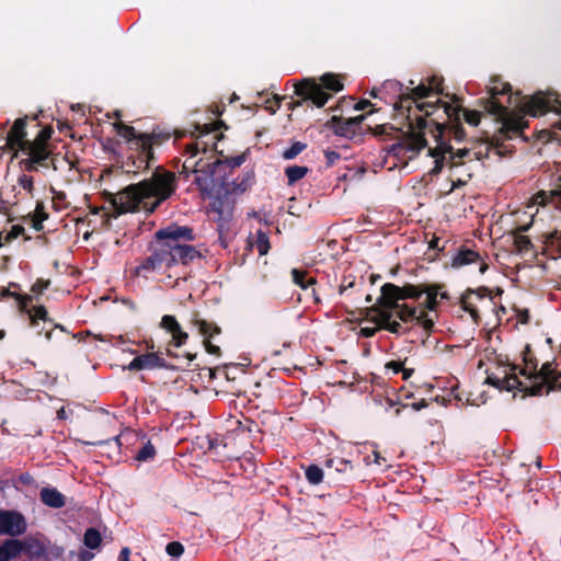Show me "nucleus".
Wrapping results in <instances>:
<instances>
[{
  "mask_svg": "<svg viewBox=\"0 0 561 561\" xmlns=\"http://www.w3.org/2000/svg\"><path fill=\"white\" fill-rule=\"evenodd\" d=\"M39 497L45 505L53 508H61L66 504L65 495L55 488H43Z\"/></svg>",
  "mask_w": 561,
  "mask_h": 561,
  "instance_id": "32",
  "label": "nucleus"
},
{
  "mask_svg": "<svg viewBox=\"0 0 561 561\" xmlns=\"http://www.w3.org/2000/svg\"><path fill=\"white\" fill-rule=\"evenodd\" d=\"M325 165L333 167L340 159L341 154L337 151L327 149L324 150Z\"/></svg>",
  "mask_w": 561,
  "mask_h": 561,
  "instance_id": "50",
  "label": "nucleus"
},
{
  "mask_svg": "<svg viewBox=\"0 0 561 561\" xmlns=\"http://www.w3.org/2000/svg\"><path fill=\"white\" fill-rule=\"evenodd\" d=\"M37 115H25L16 118L5 137V147L13 151V158H18L20 151L30 149L31 140L27 139L26 126L28 121H37Z\"/></svg>",
  "mask_w": 561,
  "mask_h": 561,
  "instance_id": "11",
  "label": "nucleus"
},
{
  "mask_svg": "<svg viewBox=\"0 0 561 561\" xmlns=\"http://www.w3.org/2000/svg\"><path fill=\"white\" fill-rule=\"evenodd\" d=\"M49 286V280L37 279L31 288V291L41 295Z\"/></svg>",
  "mask_w": 561,
  "mask_h": 561,
  "instance_id": "54",
  "label": "nucleus"
},
{
  "mask_svg": "<svg viewBox=\"0 0 561 561\" xmlns=\"http://www.w3.org/2000/svg\"><path fill=\"white\" fill-rule=\"evenodd\" d=\"M181 241H184L183 239H178L175 242L172 243V252L174 255V265L178 263H182L184 265L190 264L196 259H201L202 254L198 250L195 249V247L190 244H182Z\"/></svg>",
  "mask_w": 561,
  "mask_h": 561,
  "instance_id": "24",
  "label": "nucleus"
},
{
  "mask_svg": "<svg viewBox=\"0 0 561 561\" xmlns=\"http://www.w3.org/2000/svg\"><path fill=\"white\" fill-rule=\"evenodd\" d=\"M160 325L167 332L171 333L175 346L179 347L186 343L188 334L182 330L180 323L178 322L174 316H163Z\"/></svg>",
  "mask_w": 561,
  "mask_h": 561,
  "instance_id": "26",
  "label": "nucleus"
},
{
  "mask_svg": "<svg viewBox=\"0 0 561 561\" xmlns=\"http://www.w3.org/2000/svg\"><path fill=\"white\" fill-rule=\"evenodd\" d=\"M405 88L407 87H404L398 80H386L380 87V92H382L386 103H388L386 98L390 96L391 99L389 102L394 105V103L399 102L401 96H403L407 93Z\"/></svg>",
  "mask_w": 561,
  "mask_h": 561,
  "instance_id": "30",
  "label": "nucleus"
},
{
  "mask_svg": "<svg viewBox=\"0 0 561 561\" xmlns=\"http://www.w3.org/2000/svg\"><path fill=\"white\" fill-rule=\"evenodd\" d=\"M165 551L169 556L179 558L184 552V547L179 541H171L167 545Z\"/></svg>",
  "mask_w": 561,
  "mask_h": 561,
  "instance_id": "47",
  "label": "nucleus"
},
{
  "mask_svg": "<svg viewBox=\"0 0 561 561\" xmlns=\"http://www.w3.org/2000/svg\"><path fill=\"white\" fill-rule=\"evenodd\" d=\"M83 543L91 550L100 548L102 543L101 533L96 528H88L83 535Z\"/></svg>",
  "mask_w": 561,
  "mask_h": 561,
  "instance_id": "37",
  "label": "nucleus"
},
{
  "mask_svg": "<svg viewBox=\"0 0 561 561\" xmlns=\"http://www.w3.org/2000/svg\"><path fill=\"white\" fill-rule=\"evenodd\" d=\"M113 126L117 135L125 139L127 146L126 172L135 174L151 169L157 160L156 150L167 144L173 135L161 126H154L146 133L138 131L134 126L123 122L114 123ZM185 135L186 131H174L176 139Z\"/></svg>",
  "mask_w": 561,
  "mask_h": 561,
  "instance_id": "5",
  "label": "nucleus"
},
{
  "mask_svg": "<svg viewBox=\"0 0 561 561\" xmlns=\"http://www.w3.org/2000/svg\"><path fill=\"white\" fill-rule=\"evenodd\" d=\"M428 405L425 399H422L420 402L412 403V409L415 411H420Z\"/></svg>",
  "mask_w": 561,
  "mask_h": 561,
  "instance_id": "64",
  "label": "nucleus"
},
{
  "mask_svg": "<svg viewBox=\"0 0 561 561\" xmlns=\"http://www.w3.org/2000/svg\"><path fill=\"white\" fill-rule=\"evenodd\" d=\"M254 171L248 170L239 174L234 180L229 182L227 178L218 182L217 186H221L227 194H242L247 192L254 183Z\"/></svg>",
  "mask_w": 561,
  "mask_h": 561,
  "instance_id": "19",
  "label": "nucleus"
},
{
  "mask_svg": "<svg viewBox=\"0 0 561 561\" xmlns=\"http://www.w3.org/2000/svg\"><path fill=\"white\" fill-rule=\"evenodd\" d=\"M560 377H561V373L558 374V381H552L548 388L546 389V393H549L550 391H553V390H560L561 391V380H560Z\"/></svg>",
  "mask_w": 561,
  "mask_h": 561,
  "instance_id": "61",
  "label": "nucleus"
},
{
  "mask_svg": "<svg viewBox=\"0 0 561 561\" xmlns=\"http://www.w3.org/2000/svg\"><path fill=\"white\" fill-rule=\"evenodd\" d=\"M129 554H130L129 548H127V547L123 548L119 552L118 561H129Z\"/></svg>",
  "mask_w": 561,
  "mask_h": 561,
  "instance_id": "63",
  "label": "nucleus"
},
{
  "mask_svg": "<svg viewBox=\"0 0 561 561\" xmlns=\"http://www.w3.org/2000/svg\"><path fill=\"white\" fill-rule=\"evenodd\" d=\"M379 330H381L379 328V325L371 327V328H369V327L360 328L359 335L363 337H373Z\"/></svg>",
  "mask_w": 561,
  "mask_h": 561,
  "instance_id": "60",
  "label": "nucleus"
},
{
  "mask_svg": "<svg viewBox=\"0 0 561 561\" xmlns=\"http://www.w3.org/2000/svg\"><path fill=\"white\" fill-rule=\"evenodd\" d=\"M440 289H445V284L443 283H434V284H422V295H426V299L423 302L422 310L435 311L439 305L438 302V294Z\"/></svg>",
  "mask_w": 561,
  "mask_h": 561,
  "instance_id": "28",
  "label": "nucleus"
},
{
  "mask_svg": "<svg viewBox=\"0 0 561 561\" xmlns=\"http://www.w3.org/2000/svg\"><path fill=\"white\" fill-rule=\"evenodd\" d=\"M374 106H375V105H374L369 100L364 99V100L358 101V102L355 104L354 108H355L356 111H364V110H366V108H368V107H371V110H370V112H369V113H374L375 111H377Z\"/></svg>",
  "mask_w": 561,
  "mask_h": 561,
  "instance_id": "57",
  "label": "nucleus"
},
{
  "mask_svg": "<svg viewBox=\"0 0 561 561\" xmlns=\"http://www.w3.org/2000/svg\"><path fill=\"white\" fill-rule=\"evenodd\" d=\"M327 467L334 468L335 471L341 473H346L350 471H353L354 466L350 460H346L344 458H330L325 461Z\"/></svg>",
  "mask_w": 561,
  "mask_h": 561,
  "instance_id": "39",
  "label": "nucleus"
},
{
  "mask_svg": "<svg viewBox=\"0 0 561 561\" xmlns=\"http://www.w3.org/2000/svg\"><path fill=\"white\" fill-rule=\"evenodd\" d=\"M511 367V374H506L504 377H499L495 375H488L486 382L499 390H506L512 391L514 389H517L519 391L525 392L524 390V383L518 379V377L515 374V370L517 369V365L512 364Z\"/></svg>",
  "mask_w": 561,
  "mask_h": 561,
  "instance_id": "21",
  "label": "nucleus"
},
{
  "mask_svg": "<svg viewBox=\"0 0 561 561\" xmlns=\"http://www.w3.org/2000/svg\"><path fill=\"white\" fill-rule=\"evenodd\" d=\"M422 284L414 285L407 283L398 286L392 283H386L381 286L380 296L377 301L386 308H396L400 300L413 299L417 300L422 296Z\"/></svg>",
  "mask_w": 561,
  "mask_h": 561,
  "instance_id": "10",
  "label": "nucleus"
},
{
  "mask_svg": "<svg viewBox=\"0 0 561 561\" xmlns=\"http://www.w3.org/2000/svg\"><path fill=\"white\" fill-rule=\"evenodd\" d=\"M10 539L11 543L15 545V558L21 556L22 553L27 554L28 557H41L45 552L44 545L36 538L27 537L24 538L23 540H19L15 538Z\"/></svg>",
  "mask_w": 561,
  "mask_h": 561,
  "instance_id": "23",
  "label": "nucleus"
},
{
  "mask_svg": "<svg viewBox=\"0 0 561 561\" xmlns=\"http://www.w3.org/2000/svg\"><path fill=\"white\" fill-rule=\"evenodd\" d=\"M455 105L437 100L436 103H422L417 108L431 118L433 128L431 134L436 141V133L443 130V141L450 144V140L462 141L466 138V131L462 127V119L470 126L477 127L481 121V112L477 110H467L459 103L456 95L451 96Z\"/></svg>",
  "mask_w": 561,
  "mask_h": 561,
  "instance_id": "6",
  "label": "nucleus"
},
{
  "mask_svg": "<svg viewBox=\"0 0 561 561\" xmlns=\"http://www.w3.org/2000/svg\"><path fill=\"white\" fill-rule=\"evenodd\" d=\"M517 321L522 324H527L530 321V313L528 309H519L516 314Z\"/></svg>",
  "mask_w": 561,
  "mask_h": 561,
  "instance_id": "58",
  "label": "nucleus"
},
{
  "mask_svg": "<svg viewBox=\"0 0 561 561\" xmlns=\"http://www.w3.org/2000/svg\"><path fill=\"white\" fill-rule=\"evenodd\" d=\"M284 172L287 178V184L294 185L304 179L310 172V169L306 165H288Z\"/></svg>",
  "mask_w": 561,
  "mask_h": 561,
  "instance_id": "36",
  "label": "nucleus"
},
{
  "mask_svg": "<svg viewBox=\"0 0 561 561\" xmlns=\"http://www.w3.org/2000/svg\"><path fill=\"white\" fill-rule=\"evenodd\" d=\"M385 367L386 369L393 371V374H399L403 370V363L399 360H390Z\"/></svg>",
  "mask_w": 561,
  "mask_h": 561,
  "instance_id": "59",
  "label": "nucleus"
},
{
  "mask_svg": "<svg viewBox=\"0 0 561 561\" xmlns=\"http://www.w3.org/2000/svg\"><path fill=\"white\" fill-rule=\"evenodd\" d=\"M24 232V228L20 225H15L4 237V242H11Z\"/></svg>",
  "mask_w": 561,
  "mask_h": 561,
  "instance_id": "52",
  "label": "nucleus"
},
{
  "mask_svg": "<svg viewBox=\"0 0 561 561\" xmlns=\"http://www.w3.org/2000/svg\"><path fill=\"white\" fill-rule=\"evenodd\" d=\"M405 90L407 93L401 96L399 102L394 103V111L400 112L401 114H407V118L409 119V130L403 131L391 124H381L369 128L374 136L381 137L382 140L397 139V142L387 148V152L396 157H404L409 151L416 154L425 148L427 146L425 130L430 124L432 125L431 118L425 117V114L423 116H417L412 121L410 118V113L413 103L417 106L420 105V100L426 99L433 94V87H427L425 83L421 82L415 88L407 87ZM423 102H421V104ZM416 110L421 112L417 107Z\"/></svg>",
  "mask_w": 561,
  "mask_h": 561,
  "instance_id": "3",
  "label": "nucleus"
},
{
  "mask_svg": "<svg viewBox=\"0 0 561 561\" xmlns=\"http://www.w3.org/2000/svg\"><path fill=\"white\" fill-rule=\"evenodd\" d=\"M529 228H530V225H524V226L517 227L516 229H514L512 231L513 243H514L515 250L518 253H527L534 247L529 237L524 234V232H526Z\"/></svg>",
  "mask_w": 561,
  "mask_h": 561,
  "instance_id": "31",
  "label": "nucleus"
},
{
  "mask_svg": "<svg viewBox=\"0 0 561 561\" xmlns=\"http://www.w3.org/2000/svg\"><path fill=\"white\" fill-rule=\"evenodd\" d=\"M222 122H215L210 124L195 125L191 136L196 138L185 147V153L188 154L183 164V170H192L196 174L195 183L203 192H211L218 185V182L227 178V170L232 171L240 167L247 160V152L236 157H226L224 159L216 158L211 162H205L203 159L193 161L197 153L202 150L207 151L209 147L215 148L217 141L224 138L221 133H218Z\"/></svg>",
  "mask_w": 561,
  "mask_h": 561,
  "instance_id": "2",
  "label": "nucleus"
},
{
  "mask_svg": "<svg viewBox=\"0 0 561 561\" xmlns=\"http://www.w3.org/2000/svg\"><path fill=\"white\" fill-rule=\"evenodd\" d=\"M355 285H356L355 277H353L351 275L344 276L342 279V283L339 286V294L340 295L345 294L348 289L354 288Z\"/></svg>",
  "mask_w": 561,
  "mask_h": 561,
  "instance_id": "49",
  "label": "nucleus"
},
{
  "mask_svg": "<svg viewBox=\"0 0 561 561\" xmlns=\"http://www.w3.org/2000/svg\"><path fill=\"white\" fill-rule=\"evenodd\" d=\"M14 298L18 302L20 311H26V307L33 301L31 295H22L18 291H12L8 287H0V298Z\"/></svg>",
  "mask_w": 561,
  "mask_h": 561,
  "instance_id": "34",
  "label": "nucleus"
},
{
  "mask_svg": "<svg viewBox=\"0 0 561 561\" xmlns=\"http://www.w3.org/2000/svg\"><path fill=\"white\" fill-rule=\"evenodd\" d=\"M15 545L11 543V539H5L0 546V561H10L15 558Z\"/></svg>",
  "mask_w": 561,
  "mask_h": 561,
  "instance_id": "45",
  "label": "nucleus"
},
{
  "mask_svg": "<svg viewBox=\"0 0 561 561\" xmlns=\"http://www.w3.org/2000/svg\"><path fill=\"white\" fill-rule=\"evenodd\" d=\"M18 183L21 187H23L24 190H26L30 194L33 193V190H34V180H33V176L31 175H26V174H22L19 176L18 179Z\"/></svg>",
  "mask_w": 561,
  "mask_h": 561,
  "instance_id": "48",
  "label": "nucleus"
},
{
  "mask_svg": "<svg viewBox=\"0 0 561 561\" xmlns=\"http://www.w3.org/2000/svg\"><path fill=\"white\" fill-rule=\"evenodd\" d=\"M154 238L158 242H161V244L160 247L154 248L151 254L156 259L159 266L162 268L163 266L171 267L174 265V255L172 252L171 242H175L178 239H183L184 241H193L195 236L193 228L172 224L168 227L157 230Z\"/></svg>",
  "mask_w": 561,
  "mask_h": 561,
  "instance_id": "9",
  "label": "nucleus"
},
{
  "mask_svg": "<svg viewBox=\"0 0 561 561\" xmlns=\"http://www.w3.org/2000/svg\"><path fill=\"white\" fill-rule=\"evenodd\" d=\"M24 312L28 314L32 327H37L39 324L38 323L39 320H43L44 322L47 321L48 313L44 306H37V307H33V308H28V306H27L26 311H24Z\"/></svg>",
  "mask_w": 561,
  "mask_h": 561,
  "instance_id": "38",
  "label": "nucleus"
},
{
  "mask_svg": "<svg viewBox=\"0 0 561 561\" xmlns=\"http://www.w3.org/2000/svg\"><path fill=\"white\" fill-rule=\"evenodd\" d=\"M366 116L367 114H362L351 118L332 116L328 124L335 135L353 139L359 133L362 123Z\"/></svg>",
  "mask_w": 561,
  "mask_h": 561,
  "instance_id": "17",
  "label": "nucleus"
},
{
  "mask_svg": "<svg viewBox=\"0 0 561 561\" xmlns=\"http://www.w3.org/2000/svg\"><path fill=\"white\" fill-rule=\"evenodd\" d=\"M393 314L404 323L415 321L416 324L423 328L427 335L434 330L435 321L425 310L417 311L415 307H411L407 304L400 305L398 302V307L393 308Z\"/></svg>",
  "mask_w": 561,
  "mask_h": 561,
  "instance_id": "13",
  "label": "nucleus"
},
{
  "mask_svg": "<svg viewBox=\"0 0 561 561\" xmlns=\"http://www.w3.org/2000/svg\"><path fill=\"white\" fill-rule=\"evenodd\" d=\"M220 215L222 214L221 211H219ZM226 220L220 216V219L218 221V225H217V230H218V233H219V241L221 243V245L224 248H227L228 247V243L226 241V238H225V228H226Z\"/></svg>",
  "mask_w": 561,
  "mask_h": 561,
  "instance_id": "53",
  "label": "nucleus"
},
{
  "mask_svg": "<svg viewBox=\"0 0 561 561\" xmlns=\"http://www.w3.org/2000/svg\"><path fill=\"white\" fill-rule=\"evenodd\" d=\"M524 367L519 369V374L528 377L531 373L536 371L538 367V360L529 344H526L523 351Z\"/></svg>",
  "mask_w": 561,
  "mask_h": 561,
  "instance_id": "33",
  "label": "nucleus"
},
{
  "mask_svg": "<svg viewBox=\"0 0 561 561\" xmlns=\"http://www.w3.org/2000/svg\"><path fill=\"white\" fill-rule=\"evenodd\" d=\"M156 456V448L150 440H147L144 446L138 450L135 459L138 461H149Z\"/></svg>",
  "mask_w": 561,
  "mask_h": 561,
  "instance_id": "43",
  "label": "nucleus"
},
{
  "mask_svg": "<svg viewBox=\"0 0 561 561\" xmlns=\"http://www.w3.org/2000/svg\"><path fill=\"white\" fill-rule=\"evenodd\" d=\"M477 262H480V273L484 274L489 268L488 263L481 261V256L477 251L461 245L453 256L450 265L453 268H460Z\"/></svg>",
  "mask_w": 561,
  "mask_h": 561,
  "instance_id": "20",
  "label": "nucleus"
},
{
  "mask_svg": "<svg viewBox=\"0 0 561 561\" xmlns=\"http://www.w3.org/2000/svg\"><path fill=\"white\" fill-rule=\"evenodd\" d=\"M507 138L504 137L500 131H499V135L497 136H494L492 138H488L486 140L484 141H481L479 142V140H476V144H479L478 147H472V151H477V150H483V146L485 145H489L490 146V149L489 151L494 148L497 150V153H500V150L503 146V141L506 140Z\"/></svg>",
  "mask_w": 561,
  "mask_h": 561,
  "instance_id": "40",
  "label": "nucleus"
},
{
  "mask_svg": "<svg viewBox=\"0 0 561 561\" xmlns=\"http://www.w3.org/2000/svg\"><path fill=\"white\" fill-rule=\"evenodd\" d=\"M558 374L553 367L552 363H545L541 368L531 373L528 378L531 380V385L529 387L524 386L525 393L530 396H540L543 390L548 388V386L552 381H558Z\"/></svg>",
  "mask_w": 561,
  "mask_h": 561,
  "instance_id": "12",
  "label": "nucleus"
},
{
  "mask_svg": "<svg viewBox=\"0 0 561 561\" xmlns=\"http://www.w3.org/2000/svg\"><path fill=\"white\" fill-rule=\"evenodd\" d=\"M290 274L293 282L302 290H308L310 287L317 284V279L314 277H308L307 271L293 268Z\"/></svg>",
  "mask_w": 561,
  "mask_h": 561,
  "instance_id": "35",
  "label": "nucleus"
},
{
  "mask_svg": "<svg viewBox=\"0 0 561 561\" xmlns=\"http://www.w3.org/2000/svg\"><path fill=\"white\" fill-rule=\"evenodd\" d=\"M192 323L198 330L199 334L204 336L203 343L206 352L215 356H220V347L213 344L210 339L216 334H220L221 329L215 322H209L205 319L198 318L197 316L192 319Z\"/></svg>",
  "mask_w": 561,
  "mask_h": 561,
  "instance_id": "18",
  "label": "nucleus"
},
{
  "mask_svg": "<svg viewBox=\"0 0 561 561\" xmlns=\"http://www.w3.org/2000/svg\"><path fill=\"white\" fill-rule=\"evenodd\" d=\"M307 481L312 485H318L323 481V470L317 465H310L305 469Z\"/></svg>",
  "mask_w": 561,
  "mask_h": 561,
  "instance_id": "42",
  "label": "nucleus"
},
{
  "mask_svg": "<svg viewBox=\"0 0 561 561\" xmlns=\"http://www.w3.org/2000/svg\"><path fill=\"white\" fill-rule=\"evenodd\" d=\"M307 148V144L295 141L289 148L283 151L282 157L285 160H293Z\"/></svg>",
  "mask_w": 561,
  "mask_h": 561,
  "instance_id": "44",
  "label": "nucleus"
},
{
  "mask_svg": "<svg viewBox=\"0 0 561 561\" xmlns=\"http://www.w3.org/2000/svg\"><path fill=\"white\" fill-rule=\"evenodd\" d=\"M443 134V130L438 128L436 133V146L428 149L430 156L434 158L435 163L430 174L437 175L444 168H447L450 171L451 182L449 192H453L456 188L465 186L472 178L471 167H466L463 174H457V170L466 165L465 159L468 158L469 161H480L488 158L490 146L485 145L483 146V150L477 151L467 149V147L455 151L450 144L442 140Z\"/></svg>",
  "mask_w": 561,
  "mask_h": 561,
  "instance_id": "7",
  "label": "nucleus"
},
{
  "mask_svg": "<svg viewBox=\"0 0 561 561\" xmlns=\"http://www.w3.org/2000/svg\"><path fill=\"white\" fill-rule=\"evenodd\" d=\"M161 267L159 266V264L157 263L156 259L153 257L152 254H150L149 256H147L140 264L139 266L137 267V273H139L140 271H145V272H154V271H158L160 270Z\"/></svg>",
  "mask_w": 561,
  "mask_h": 561,
  "instance_id": "46",
  "label": "nucleus"
},
{
  "mask_svg": "<svg viewBox=\"0 0 561 561\" xmlns=\"http://www.w3.org/2000/svg\"><path fill=\"white\" fill-rule=\"evenodd\" d=\"M26 158L20 161V164L27 172H37L39 167L47 168V161L50 159L49 156L44 154L41 150L25 149L21 151Z\"/></svg>",
  "mask_w": 561,
  "mask_h": 561,
  "instance_id": "25",
  "label": "nucleus"
},
{
  "mask_svg": "<svg viewBox=\"0 0 561 561\" xmlns=\"http://www.w3.org/2000/svg\"><path fill=\"white\" fill-rule=\"evenodd\" d=\"M245 428L248 432H260L259 424L252 420H245Z\"/></svg>",
  "mask_w": 561,
  "mask_h": 561,
  "instance_id": "62",
  "label": "nucleus"
},
{
  "mask_svg": "<svg viewBox=\"0 0 561 561\" xmlns=\"http://www.w3.org/2000/svg\"><path fill=\"white\" fill-rule=\"evenodd\" d=\"M176 188V174L158 165L153 169L150 178L128 185L115 195L112 203L118 214L139 210L151 214L175 194Z\"/></svg>",
  "mask_w": 561,
  "mask_h": 561,
  "instance_id": "4",
  "label": "nucleus"
},
{
  "mask_svg": "<svg viewBox=\"0 0 561 561\" xmlns=\"http://www.w3.org/2000/svg\"><path fill=\"white\" fill-rule=\"evenodd\" d=\"M533 203L539 206L547 205H561V176L558 179V183L551 191H539L533 196Z\"/></svg>",
  "mask_w": 561,
  "mask_h": 561,
  "instance_id": "27",
  "label": "nucleus"
},
{
  "mask_svg": "<svg viewBox=\"0 0 561 561\" xmlns=\"http://www.w3.org/2000/svg\"><path fill=\"white\" fill-rule=\"evenodd\" d=\"M369 311L375 313V317L371 319V321L379 325L381 330H386L397 335L407 332L400 322L392 320L393 308H386L376 301V304L369 308Z\"/></svg>",
  "mask_w": 561,
  "mask_h": 561,
  "instance_id": "16",
  "label": "nucleus"
},
{
  "mask_svg": "<svg viewBox=\"0 0 561 561\" xmlns=\"http://www.w3.org/2000/svg\"><path fill=\"white\" fill-rule=\"evenodd\" d=\"M253 247L261 256L267 254L271 248L268 236L262 230H257Z\"/></svg>",
  "mask_w": 561,
  "mask_h": 561,
  "instance_id": "41",
  "label": "nucleus"
},
{
  "mask_svg": "<svg viewBox=\"0 0 561 561\" xmlns=\"http://www.w3.org/2000/svg\"><path fill=\"white\" fill-rule=\"evenodd\" d=\"M54 129L51 126H45L43 127L35 138L31 140L30 148L33 150H41L44 154H47L49 157L53 156V150L49 146V140L53 136Z\"/></svg>",
  "mask_w": 561,
  "mask_h": 561,
  "instance_id": "29",
  "label": "nucleus"
},
{
  "mask_svg": "<svg viewBox=\"0 0 561 561\" xmlns=\"http://www.w3.org/2000/svg\"><path fill=\"white\" fill-rule=\"evenodd\" d=\"M485 297H490V300L493 301L492 290L485 286H480L477 289L467 288L460 296L461 309L470 314L476 324L480 322L477 301L483 300Z\"/></svg>",
  "mask_w": 561,
  "mask_h": 561,
  "instance_id": "15",
  "label": "nucleus"
},
{
  "mask_svg": "<svg viewBox=\"0 0 561 561\" xmlns=\"http://www.w3.org/2000/svg\"><path fill=\"white\" fill-rule=\"evenodd\" d=\"M443 79L436 76H433L428 79L427 87H433V93L443 94Z\"/></svg>",
  "mask_w": 561,
  "mask_h": 561,
  "instance_id": "51",
  "label": "nucleus"
},
{
  "mask_svg": "<svg viewBox=\"0 0 561 561\" xmlns=\"http://www.w3.org/2000/svg\"><path fill=\"white\" fill-rule=\"evenodd\" d=\"M34 218H38L42 220L48 219V214L45 211L43 202H37L36 207H35Z\"/></svg>",
  "mask_w": 561,
  "mask_h": 561,
  "instance_id": "56",
  "label": "nucleus"
},
{
  "mask_svg": "<svg viewBox=\"0 0 561 561\" xmlns=\"http://www.w3.org/2000/svg\"><path fill=\"white\" fill-rule=\"evenodd\" d=\"M27 529V522L22 513L15 510H0V535L18 537Z\"/></svg>",
  "mask_w": 561,
  "mask_h": 561,
  "instance_id": "14",
  "label": "nucleus"
},
{
  "mask_svg": "<svg viewBox=\"0 0 561 561\" xmlns=\"http://www.w3.org/2000/svg\"><path fill=\"white\" fill-rule=\"evenodd\" d=\"M489 96L480 99L479 103L484 111L501 123L500 133L506 138L522 137L527 139L524 130L528 127L525 115L534 117L548 112L561 114V99L558 93L537 92L530 98H520L513 102L512 85L494 76L486 85Z\"/></svg>",
  "mask_w": 561,
  "mask_h": 561,
  "instance_id": "1",
  "label": "nucleus"
},
{
  "mask_svg": "<svg viewBox=\"0 0 561 561\" xmlns=\"http://www.w3.org/2000/svg\"><path fill=\"white\" fill-rule=\"evenodd\" d=\"M51 193L54 194V196H53L54 207H55V209L58 210L61 208L59 206V204L64 203L66 199V194L64 192L56 191L54 187H51Z\"/></svg>",
  "mask_w": 561,
  "mask_h": 561,
  "instance_id": "55",
  "label": "nucleus"
},
{
  "mask_svg": "<svg viewBox=\"0 0 561 561\" xmlns=\"http://www.w3.org/2000/svg\"><path fill=\"white\" fill-rule=\"evenodd\" d=\"M153 368H170L165 359L157 353H146L136 356L127 366L129 370H142Z\"/></svg>",
  "mask_w": 561,
  "mask_h": 561,
  "instance_id": "22",
  "label": "nucleus"
},
{
  "mask_svg": "<svg viewBox=\"0 0 561 561\" xmlns=\"http://www.w3.org/2000/svg\"><path fill=\"white\" fill-rule=\"evenodd\" d=\"M294 87L295 94L301 100L293 103V107L300 106L306 101H311L317 107H323L334 93L344 89V83L340 75L328 72L320 77V82L314 78H305Z\"/></svg>",
  "mask_w": 561,
  "mask_h": 561,
  "instance_id": "8",
  "label": "nucleus"
}]
</instances>
